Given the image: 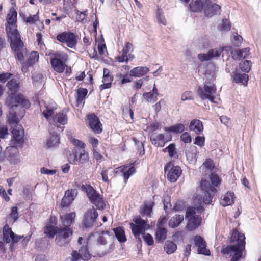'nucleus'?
<instances>
[{"label":"nucleus","mask_w":261,"mask_h":261,"mask_svg":"<svg viewBox=\"0 0 261 261\" xmlns=\"http://www.w3.org/2000/svg\"><path fill=\"white\" fill-rule=\"evenodd\" d=\"M39 53L36 51H32L30 54L27 61L24 62L27 65L32 66L35 62H38L39 60Z\"/></svg>","instance_id":"44"},{"label":"nucleus","mask_w":261,"mask_h":261,"mask_svg":"<svg viewBox=\"0 0 261 261\" xmlns=\"http://www.w3.org/2000/svg\"><path fill=\"white\" fill-rule=\"evenodd\" d=\"M143 238L149 246H151L154 244V241L151 235L149 233H145V232L142 235Z\"/></svg>","instance_id":"57"},{"label":"nucleus","mask_w":261,"mask_h":261,"mask_svg":"<svg viewBox=\"0 0 261 261\" xmlns=\"http://www.w3.org/2000/svg\"><path fill=\"white\" fill-rule=\"evenodd\" d=\"M115 235L118 241L120 242H125L126 241L125 232L122 227H118L113 229Z\"/></svg>","instance_id":"40"},{"label":"nucleus","mask_w":261,"mask_h":261,"mask_svg":"<svg viewBox=\"0 0 261 261\" xmlns=\"http://www.w3.org/2000/svg\"><path fill=\"white\" fill-rule=\"evenodd\" d=\"M59 229V226L55 227L52 225H48L44 228V233L48 236L50 238H53L56 234L57 238V232Z\"/></svg>","instance_id":"42"},{"label":"nucleus","mask_w":261,"mask_h":261,"mask_svg":"<svg viewBox=\"0 0 261 261\" xmlns=\"http://www.w3.org/2000/svg\"><path fill=\"white\" fill-rule=\"evenodd\" d=\"M164 129L166 132H173L174 133H179L182 132L185 129V126L180 123L177 124L169 127H164Z\"/></svg>","instance_id":"45"},{"label":"nucleus","mask_w":261,"mask_h":261,"mask_svg":"<svg viewBox=\"0 0 261 261\" xmlns=\"http://www.w3.org/2000/svg\"><path fill=\"white\" fill-rule=\"evenodd\" d=\"M71 142L75 146L74 152L77 153V162L78 164H84L87 163L89 157L88 153L85 150V144L75 139H73Z\"/></svg>","instance_id":"8"},{"label":"nucleus","mask_w":261,"mask_h":261,"mask_svg":"<svg viewBox=\"0 0 261 261\" xmlns=\"http://www.w3.org/2000/svg\"><path fill=\"white\" fill-rule=\"evenodd\" d=\"M13 107L11 110H9V115L8 116V120L9 123L17 124L19 120L21 119L24 114L25 110L22 108L17 110H14Z\"/></svg>","instance_id":"19"},{"label":"nucleus","mask_w":261,"mask_h":261,"mask_svg":"<svg viewBox=\"0 0 261 261\" xmlns=\"http://www.w3.org/2000/svg\"><path fill=\"white\" fill-rule=\"evenodd\" d=\"M76 195L77 192L74 189L67 190L62 199L61 203L62 207H68L74 200Z\"/></svg>","instance_id":"21"},{"label":"nucleus","mask_w":261,"mask_h":261,"mask_svg":"<svg viewBox=\"0 0 261 261\" xmlns=\"http://www.w3.org/2000/svg\"><path fill=\"white\" fill-rule=\"evenodd\" d=\"M6 105L9 108V110H11L13 107H15L14 110H17L22 107L28 108L30 106L29 101L21 94L16 96L9 94L6 98Z\"/></svg>","instance_id":"7"},{"label":"nucleus","mask_w":261,"mask_h":261,"mask_svg":"<svg viewBox=\"0 0 261 261\" xmlns=\"http://www.w3.org/2000/svg\"><path fill=\"white\" fill-rule=\"evenodd\" d=\"M245 237L243 233H239L237 230L233 231L230 243L232 245L223 248L221 252L226 257L231 258L230 261H239L243 257V251L245 249Z\"/></svg>","instance_id":"1"},{"label":"nucleus","mask_w":261,"mask_h":261,"mask_svg":"<svg viewBox=\"0 0 261 261\" xmlns=\"http://www.w3.org/2000/svg\"><path fill=\"white\" fill-rule=\"evenodd\" d=\"M184 219L183 215H175L170 219L168 223V225L171 228H176L183 222Z\"/></svg>","instance_id":"35"},{"label":"nucleus","mask_w":261,"mask_h":261,"mask_svg":"<svg viewBox=\"0 0 261 261\" xmlns=\"http://www.w3.org/2000/svg\"><path fill=\"white\" fill-rule=\"evenodd\" d=\"M167 149H168V154L170 157H174L175 155L177 154V152L176 150V148L175 147V145L174 143L170 144L169 146H167Z\"/></svg>","instance_id":"55"},{"label":"nucleus","mask_w":261,"mask_h":261,"mask_svg":"<svg viewBox=\"0 0 261 261\" xmlns=\"http://www.w3.org/2000/svg\"><path fill=\"white\" fill-rule=\"evenodd\" d=\"M243 41V38L241 36L239 35L237 33L234 32L232 33L231 37L232 43L236 46H240Z\"/></svg>","instance_id":"50"},{"label":"nucleus","mask_w":261,"mask_h":261,"mask_svg":"<svg viewBox=\"0 0 261 261\" xmlns=\"http://www.w3.org/2000/svg\"><path fill=\"white\" fill-rule=\"evenodd\" d=\"M133 140L137 145V150L139 153V155L141 156L143 155L145 153V149L143 143L141 141H138L135 138H133Z\"/></svg>","instance_id":"53"},{"label":"nucleus","mask_w":261,"mask_h":261,"mask_svg":"<svg viewBox=\"0 0 261 261\" xmlns=\"http://www.w3.org/2000/svg\"><path fill=\"white\" fill-rule=\"evenodd\" d=\"M11 232H13L12 229L10 227L7 225H5L3 229V241L6 243H9L10 242V239L9 237L11 234Z\"/></svg>","instance_id":"46"},{"label":"nucleus","mask_w":261,"mask_h":261,"mask_svg":"<svg viewBox=\"0 0 261 261\" xmlns=\"http://www.w3.org/2000/svg\"><path fill=\"white\" fill-rule=\"evenodd\" d=\"M204 0H191L189 7L190 11L194 13H200L204 11Z\"/></svg>","instance_id":"24"},{"label":"nucleus","mask_w":261,"mask_h":261,"mask_svg":"<svg viewBox=\"0 0 261 261\" xmlns=\"http://www.w3.org/2000/svg\"><path fill=\"white\" fill-rule=\"evenodd\" d=\"M149 71V68L145 66H138L133 68L130 71V75L135 77H141Z\"/></svg>","instance_id":"30"},{"label":"nucleus","mask_w":261,"mask_h":261,"mask_svg":"<svg viewBox=\"0 0 261 261\" xmlns=\"http://www.w3.org/2000/svg\"><path fill=\"white\" fill-rule=\"evenodd\" d=\"M75 216L74 212L60 216L61 224L59 225L57 238L55 239L56 243L59 246H64L69 244L71 241L70 237L73 234V230L70 226L74 223Z\"/></svg>","instance_id":"2"},{"label":"nucleus","mask_w":261,"mask_h":261,"mask_svg":"<svg viewBox=\"0 0 261 261\" xmlns=\"http://www.w3.org/2000/svg\"><path fill=\"white\" fill-rule=\"evenodd\" d=\"M194 241L195 245L198 247L197 251L199 254L205 255H210V250L206 248V242L201 237L196 236L194 239Z\"/></svg>","instance_id":"22"},{"label":"nucleus","mask_w":261,"mask_h":261,"mask_svg":"<svg viewBox=\"0 0 261 261\" xmlns=\"http://www.w3.org/2000/svg\"><path fill=\"white\" fill-rule=\"evenodd\" d=\"M201 221V217L198 216H193L188 219L186 228L189 231H192L200 225Z\"/></svg>","instance_id":"26"},{"label":"nucleus","mask_w":261,"mask_h":261,"mask_svg":"<svg viewBox=\"0 0 261 261\" xmlns=\"http://www.w3.org/2000/svg\"><path fill=\"white\" fill-rule=\"evenodd\" d=\"M220 25V30L229 31L231 29V23L228 19L224 18L222 20V23Z\"/></svg>","instance_id":"51"},{"label":"nucleus","mask_w":261,"mask_h":261,"mask_svg":"<svg viewBox=\"0 0 261 261\" xmlns=\"http://www.w3.org/2000/svg\"><path fill=\"white\" fill-rule=\"evenodd\" d=\"M180 138L181 140L185 143H190L192 140L191 136L188 132L183 133L181 135Z\"/></svg>","instance_id":"60"},{"label":"nucleus","mask_w":261,"mask_h":261,"mask_svg":"<svg viewBox=\"0 0 261 261\" xmlns=\"http://www.w3.org/2000/svg\"><path fill=\"white\" fill-rule=\"evenodd\" d=\"M181 170L179 166L172 167L169 171L167 177L168 179L172 182H175L181 174Z\"/></svg>","instance_id":"25"},{"label":"nucleus","mask_w":261,"mask_h":261,"mask_svg":"<svg viewBox=\"0 0 261 261\" xmlns=\"http://www.w3.org/2000/svg\"><path fill=\"white\" fill-rule=\"evenodd\" d=\"M189 129L199 135L203 129L202 123L199 120L193 119L190 123Z\"/></svg>","instance_id":"31"},{"label":"nucleus","mask_w":261,"mask_h":261,"mask_svg":"<svg viewBox=\"0 0 261 261\" xmlns=\"http://www.w3.org/2000/svg\"><path fill=\"white\" fill-rule=\"evenodd\" d=\"M164 248L168 254H170L176 251L177 245L172 241L168 240L165 242Z\"/></svg>","instance_id":"43"},{"label":"nucleus","mask_w":261,"mask_h":261,"mask_svg":"<svg viewBox=\"0 0 261 261\" xmlns=\"http://www.w3.org/2000/svg\"><path fill=\"white\" fill-rule=\"evenodd\" d=\"M158 227L155 232V239L158 242H163L167 237V230L165 228H162L157 225Z\"/></svg>","instance_id":"33"},{"label":"nucleus","mask_w":261,"mask_h":261,"mask_svg":"<svg viewBox=\"0 0 261 261\" xmlns=\"http://www.w3.org/2000/svg\"><path fill=\"white\" fill-rule=\"evenodd\" d=\"M88 93L86 89L80 88L77 90L76 103L77 106H84L85 98Z\"/></svg>","instance_id":"34"},{"label":"nucleus","mask_w":261,"mask_h":261,"mask_svg":"<svg viewBox=\"0 0 261 261\" xmlns=\"http://www.w3.org/2000/svg\"><path fill=\"white\" fill-rule=\"evenodd\" d=\"M198 151L197 148L194 145L191 146L188 149L185 150L186 156L191 160H196L198 156Z\"/></svg>","instance_id":"38"},{"label":"nucleus","mask_w":261,"mask_h":261,"mask_svg":"<svg viewBox=\"0 0 261 261\" xmlns=\"http://www.w3.org/2000/svg\"><path fill=\"white\" fill-rule=\"evenodd\" d=\"M210 181L201 180L200 189L203 194L202 202L205 204H210L212 198L217 192V188L219 186L221 179L215 173H211L210 176Z\"/></svg>","instance_id":"3"},{"label":"nucleus","mask_w":261,"mask_h":261,"mask_svg":"<svg viewBox=\"0 0 261 261\" xmlns=\"http://www.w3.org/2000/svg\"><path fill=\"white\" fill-rule=\"evenodd\" d=\"M53 121L58 124L65 125L67 123L68 118L67 115L63 112H59L53 117Z\"/></svg>","instance_id":"37"},{"label":"nucleus","mask_w":261,"mask_h":261,"mask_svg":"<svg viewBox=\"0 0 261 261\" xmlns=\"http://www.w3.org/2000/svg\"><path fill=\"white\" fill-rule=\"evenodd\" d=\"M19 82L18 80L12 79L9 81L6 86L8 89L9 94L14 95L19 89Z\"/></svg>","instance_id":"32"},{"label":"nucleus","mask_w":261,"mask_h":261,"mask_svg":"<svg viewBox=\"0 0 261 261\" xmlns=\"http://www.w3.org/2000/svg\"><path fill=\"white\" fill-rule=\"evenodd\" d=\"M120 168H123L122 169V175L124 178V182L126 184L129 177L135 173L136 169L133 166L130 167H128V166H123L120 167Z\"/></svg>","instance_id":"39"},{"label":"nucleus","mask_w":261,"mask_h":261,"mask_svg":"<svg viewBox=\"0 0 261 261\" xmlns=\"http://www.w3.org/2000/svg\"><path fill=\"white\" fill-rule=\"evenodd\" d=\"M249 49L245 48L237 51V57L239 58H246L248 55Z\"/></svg>","instance_id":"58"},{"label":"nucleus","mask_w":261,"mask_h":261,"mask_svg":"<svg viewBox=\"0 0 261 261\" xmlns=\"http://www.w3.org/2000/svg\"><path fill=\"white\" fill-rule=\"evenodd\" d=\"M59 137L58 134L51 135L47 140L46 146L48 148L57 146L59 143Z\"/></svg>","instance_id":"41"},{"label":"nucleus","mask_w":261,"mask_h":261,"mask_svg":"<svg viewBox=\"0 0 261 261\" xmlns=\"http://www.w3.org/2000/svg\"><path fill=\"white\" fill-rule=\"evenodd\" d=\"M231 49V47L230 46L219 47L211 49L206 54H199L198 55V58L201 62L209 61L214 58L219 57L224 50L229 51Z\"/></svg>","instance_id":"14"},{"label":"nucleus","mask_w":261,"mask_h":261,"mask_svg":"<svg viewBox=\"0 0 261 261\" xmlns=\"http://www.w3.org/2000/svg\"><path fill=\"white\" fill-rule=\"evenodd\" d=\"M56 39L61 43H66L68 47L71 48L75 47L77 43L76 36L74 33L69 32H64L59 34L56 36Z\"/></svg>","instance_id":"15"},{"label":"nucleus","mask_w":261,"mask_h":261,"mask_svg":"<svg viewBox=\"0 0 261 261\" xmlns=\"http://www.w3.org/2000/svg\"><path fill=\"white\" fill-rule=\"evenodd\" d=\"M172 140V136L167 134L153 133L150 135L151 144L157 147H163L165 144Z\"/></svg>","instance_id":"13"},{"label":"nucleus","mask_w":261,"mask_h":261,"mask_svg":"<svg viewBox=\"0 0 261 261\" xmlns=\"http://www.w3.org/2000/svg\"><path fill=\"white\" fill-rule=\"evenodd\" d=\"M50 64L54 71L58 73H63L67 65L65 62L68 60V55L61 51L49 53Z\"/></svg>","instance_id":"5"},{"label":"nucleus","mask_w":261,"mask_h":261,"mask_svg":"<svg viewBox=\"0 0 261 261\" xmlns=\"http://www.w3.org/2000/svg\"><path fill=\"white\" fill-rule=\"evenodd\" d=\"M203 169H205V171L211 172L214 168V164L213 161L210 159H207L202 165Z\"/></svg>","instance_id":"54"},{"label":"nucleus","mask_w":261,"mask_h":261,"mask_svg":"<svg viewBox=\"0 0 261 261\" xmlns=\"http://www.w3.org/2000/svg\"><path fill=\"white\" fill-rule=\"evenodd\" d=\"M13 74L9 72H3L0 73V83H4L9 79H10Z\"/></svg>","instance_id":"56"},{"label":"nucleus","mask_w":261,"mask_h":261,"mask_svg":"<svg viewBox=\"0 0 261 261\" xmlns=\"http://www.w3.org/2000/svg\"><path fill=\"white\" fill-rule=\"evenodd\" d=\"M57 105L55 102H46L42 100L40 102V110L44 117L49 121L53 115L54 112L57 109Z\"/></svg>","instance_id":"17"},{"label":"nucleus","mask_w":261,"mask_h":261,"mask_svg":"<svg viewBox=\"0 0 261 261\" xmlns=\"http://www.w3.org/2000/svg\"><path fill=\"white\" fill-rule=\"evenodd\" d=\"M133 50V44L130 42H127L125 45V47L123 48L122 50V53L124 54L127 55V54L129 51H132Z\"/></svg>","instance_id":"61"},{"label":"nucleus","mask_w":261,"mask_h":261,"mask_svg":"<svg viewBox=\"0 0 261 261\" xmlns=\"http://www.w3.org/2000/svg\"><path fill=\"white\" fill-rule=\"evenodd\" d=\"M112 81L113 77L109 74V70L107 69L104 68L102 80L103 83L100 86V90L102 91L103 89L110 88L111 87Z\"/></svg>","instance_id":"28"},{"label":"nucleus","mask_w":261,"mask_h":261,"mask_svg":"<svg viewBox=\"0 0 261 261\" xmlns=\"http://www.w3.org/2000/svg\"><path fill=\"white\" fill-rule=\"evenodd\" d=\"M18 212L17 206H14L11 209V212L9 215V218H12L15 221L18 219Z\"/></svg>","instance_id":"59"},{"label":"nucleus","mask_w":261,"mask_h":261,"mask_svg":"<svg viewBox=\"0 0 261 261\" xmlns=\"http://www.w3.org/2000/svg\"><path fill=\"white\" fill-rule=\"evenodd\" d=\"M82 260H87L90 258V255L86 246H83L78 251Z\"/></svg>","instance_id":"48"},{"label":"nucleus","mask_w":261,"mask_h":261,"mask_svg":"<svg viewBox=\"0 0 261 261\" xmlns=\"http://www.w3.org/2000/svg\"><path fill=\"white\" fill-rule=\"evenodd\" d=\"M233 81L236 83H241L247 85L248 81V76L245 73H242L239 69H236L231 74Z\"/></svg>","instance_id":"23"},{"label":"nucleus","mask_w":261,"mask_h":261,"mask_svg":"<svg viewBox=\"0 0 261 261\" xmlns=\"http://www.w3.org/2000/svg\"><path fill=\"white\" fill-rule=\"evenodd\" d=\"M81 189L86 193L89 201L94 205L97 209L103 210L106 206V202L103 200V196L98 193L90 185H82Z\"/></svg>","instance_id":"4"},{"label":"nucleus","mask_w":261,"mask_h":261,"mask_svg":"<svg viewBox=\"0 0 261 261\" xmlns=\"http://www.w3.org/2000/svg\"><path fill=\"white\" fill-rule=\"evenodd\" d=\"M205 138L204 137L197 136L195 138L194 144L200 147L204 146Z\"/></svg>","instance_id":"62"},{"label":"nucleus","mask_w":261,"mask_h":261,"mask_svg":"<svg viewBox=\"0 0 261 261\" xmlns=\"http://www.w3.org/2000/svg\"><path fill=\"white\" fill-rule=\"evenodd\" d=\"M251 63L249 60L242 61L239 64V68L242 71L248 72L251 69Z\"/></svg>","instance_id":"49"},{"label":"nucleus","mask_w":261,"mask_h":261,"mask_svg":"<svg viewBox=\"0 0 261 261\" xmlns=\"http://www.w3.org/2000/svg\"><path fill=\"white\" fill-rule=\"evenodd\" d=\"M73 261H81L82 260V257H81V256L80 254L79 253L78 251L76 250H73L70 256Z\"/></svg>","instance_id":"64"},{"label":"nucleus","mask_w":261,"mask_h":261,"mask_svg":"<svg viewBox=\"0 0 261 261\" xmlns=\"http://www.w3.org/2000/svg\"><path fill=\"white\" fill-rule=\"evenodd\" d=\"M204 13L205 16L220 15L221 7L220 5L213 3L211 0H204Z\"/></svg>","instance_id":"16"},{"label":"nucleus","mask_w":261,"mask_h":261,"mask_svg":"<svg viewBox=\"0 0 261 261\" xmlns=\"http://www.w3.org/2000/svg\"><path fill=\"white\" fill-rule=\"evenodd\" d=\"M88 121L89 127L95 133L99 134L102 132V125L97 116L90 114L88 116Z\"/></svg>","instance_id":"20"},{"label":"nucleus","mask_w":261,"mask_h":261,"mask_svg":"<svg viewBox=\"0 0 261 261\" xmlns=\"http://www.w3.org/2000/svg\"><path fill=\"white\" fill-rule=\"evenodd\" d=\"M234 202V193L231 192H228L224 196L223 199L220 200V204L223 206H226L231 205Z\"/></svg>","instance_id":"36"},{"label":"nucleus","mask_w":261,"mask_h":261,"mask_svg":"<svg viewBox=\"0 0 261 261\" xmlns=\"http://www.w3.org/2000/svg\"><path fill=\"white\" fill-rule=\"evenodd\" d=\"M99 237L97 239V243L100 245H105L109 244V247L106 248L105 251V254L112 252L115 246L113 244L114 236L113 234H110L108 231H101L97 232Z\"/></svg>","instance_id":"11"},{"label":"nucleus","mask_w":261,"mask_h":261,"mask_svg":"<svg viewBox=\"0 0 261 261\" xmlns=\"http://www.w3.org/2000/svg\"><path fill=\"white\" fill-rule=\"evenodd\" d=\"M214 77L212 75L209 80L207 78L203 87H199L197 93L202 100H208L214 102L215 95L216 93V87L213 83Z\"/></svg>","instance_id":"6"},{"label":"nucleus","mask_w":261,"mask_h":261,"mask_svg":"<svg viewBox=\"0 0 261 261\" xmlns=\"http://www.w3.org/2000/svg\"><path fill=\"white\" fill-rule=\"evenodd\" d=\"M17 17H8L6 23V30L11 42L21 39L17 29Z\"/></svg>","instance_id":"9"},{"label":"nucleus","mask_w":261,"mask_h":261,"mask_svg":"<svg viewBox=\"0 0 261 261\" xmlns=\"http://www.w3.org/2000/svg\"><path fill=\"white\" fill-rule=\"evenodd\" d=\"M98 213L94 206L87 209L84 215L82 225L86 228H92L94 222L97 219Z\"/></svg>","instance_id":"12"},{"label":"nucleus","mask_w":261,"mask_h":261,"mask_svg":"<svg viewBox=\"0 0 261 261\" xmlns=\"http://www.w3.org/2000/svg\"><path fill=\"white\" fill-rule=\"evenodd\" d=\"M74 148L72 149V152L69 151L67 154L68 160L70 164H76L77 153L74 152Z\"/></svg>","instance_id":"52"},{"label":"nucleus","mask_w":261,"mask_h":261,"mask_svg":"<svg viewBox=\"0 0 261 261\" xmlns=\"http://www.w3.org/2000/svg\"><path fill=\"white\" fill-rule=\"evenodd\" d=\"M159 94L155 84H154L152 90L150 92L144 93L143 97L148 102L153 103L156 101Z\"/></svg>","instance_id":"27"},{"label":"nucleus","mask_w":261,"mask_h":261,"mask_svg":"<svg viewBox=\"0 0 261 261\" xmlns=\"http://www.w3.org/2000/svg\"><path fill=\"white\" fill-rule=\"evenodd\" d=\"M10 46L14 52V56L16 60L21 62H24V55L23 43L21 39L12 41L10 43Z\"/></svg>","instance_id":"18"},{"label":"nucleus","mask_w":261,"mask_h":261,"mask_svg":"<svg viewBox=\"0 0 261 261\" xmlns=\"http://www.w3.org/2000/svg\"><path fill=\"white\" fill-rule=\"evenodd\" d=\"M153 205L154 202L151 201L145 202L142 208L143 213L144 215L149 216L152 211Z\"/></svg>","instance_id":"47"},{"label":"nucleus","mask_w":261,"mask_h":261,"mask_svg":"<svg viewBox=\"0 0 261 261\" xmlns=\"http://www.w3.org/2000/svg\"><path fill=\"white\" fill-rule=\"evenodd\" d=\"M133 221L134 223L131 222L129 224L133 234L136 238L138 239L139 241L141 242L140 236L145 232L147 222L140 217L134 219Z\"/></svg>","instance_id":"10"},{"label":"nucleus","mask_w":261,"mask_h":261,"mask_svg":"<svg viewBox=\"0 0 261 261\" xmlns=\"http://www.w3.org/2000/svg\"><path fill=\"white\" fill-rule=\"evenodd\" d=\"M13 140L17 145H20L23 142L24 130L18 126H15L12 131Z\"/></svg>","instance_id":"29"},{"label":"nucleus","mask_w":261,"mask_h":261,"mask_svg":"<svg viewBox=\"0 0 261 261\" xmlns=\"http://www.w3.org/2000/svg\"><path fill=\"white\" fill-rule=\"evenodd\" d=\"M162 125L157 122H153L150 125V131L153 132L158 129H161L162 128Z\"/></svg>","instance_id":"63"}]
</instances>
